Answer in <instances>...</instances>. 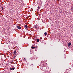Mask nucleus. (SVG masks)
Listing matches in <instances>:
<instances>
[{"instance_id":"1","label":"nucleus","mask_w":73,"mask_h":73,"mask_svg":"<svg viewBox=\"0 0 73 73\" xmlns=\"http://www.w3.org/2000/svg\"><path fill=\"white\" fill-rule=\"evenodd\" d=\"M41 64L43 67H46V66H47V64L45 63L44 62V61H41Z\"/></svg>"},{"instance_id":"2","label":"nucleus","mask_w":73,"mask_h":73,"mask_svg":"<svg viewBox=\"0 0 73 73\" xmlns=\"http://www.w3.org/2000/svg\"><path fill=\"white\" fill-rule=\"evenodd\" d=\"M15 68L14 67L13 68H10V70H15Z\"/></svg>"},{"instance_id":"3","label":"nucleus","mask_w":73,"mask_h":73,"mask_svg":"<svg viewBox=\"0 0 73 73\" xmlns=\"http://www.w3.org/2000/svg\"><path fill=\"white\" fill-rule=\"evenodd\" d=\"M72 45V44L71 43H69L68 44V47H69V46H70V45Z\"/></svg>"},{"instance_id":"4","label":"nucleus","mask_w":73,"mask_h":73,"mask_svg":"<svg viewBox=\"0 0 73 73\" xmlns=\"http://www.w3.org/2000/svg\"><path fill=\"white\" fill-rule=\"evenodd\" d=\"M17 27L18 29H21V27L19 26H17Z\"/></svg>"},{"instance_id":"5","label":"nucleus","mask_w":73,"mask_h":73,"mask_svg":"<svg viewBox=\"0 0 73 73\" xmlns=\"http://www.w3.org/2000/svg\"><path fill=\"white\" fill-rule=\"evenodd\" d=\"M24 27L25 29H27L28 28V26L27 25H25Z\"/></svg>"},{"instance_id":"6","label":"nucleus","mask_w":73,"mask_h":73,"mask_svg":"<svg viewBox=\"0 0 73 73\" xmlns=\"http://www.w3.org/2000/svg\"><path fill=\"white\" fill-rule=\"evenodd\" d=\"M44 35H45V36H46V35H47V33L46 32H45L44 34Z\"/></svg>"},{"instance_id":"7","label":"nucleus","mask_w":73,"mask_h":73,"mask_svg":"<svg viewBox=\"0 0 73 73\" xmlns=\"http://www.w3.org/2000/svg\"><path fill=\"white\" fill-rule=\"evenodd\" d=\"M31 48H32L33 49H34L35 48V47H33V46H32Z\"/></svg>"},{"instance_id":"8","label":"nucleus","mask_w":73,"mask_h":73,"mask_svg":"<svg viewBox=\"0 0 73 73\" xmlns=\"http://www.w3.org/2000/svg\"><path fill=\"white\" fill-rule=\"evenodd\" d=\"M36 40H37V42H39V39H37Z\"/></svg>"},{"instance_id":"9","label":"nucleus","mask_w":73,"mask_h":73,"mask_svg":"<svg viewBox=\"0 0 73 73\" xmlns=\"http://www.w3.org/2000/svg\"><path fill=\"white\" fill-rule=\"evenodd\" d=\"M16 51L15 50L14 51V54H16Z\"/></svg>"},{"instance_id":"10","label":"nucleus","mask_w":73,"mask_h":73,"mask_svg":"<svg viewBox=\"0 0 73 73\" xmlns=\"http://www.w3.org/2000/svg\"><path fill=\"white\" fill-rule=\"evenodd\" d=\"M71 11H73V7H71Z\"/></svg>"},{"instance_id":"11","label":"nucleus","mask_w":73,"mask_h":73,"mask_svg":"<svg viewBox=\"0 0 73 73\" xmlns=\"http://www.w3.org/2000/svg\"><path fill=\"white\" fill-rule=\"evenodd\" d=\"M1 8H2V11H3V6H2V7H1Z\"/></svg>"},{"instance_id":"12","label":"nucleus","mask_w":73,"mask_h":73,"mask_svg":"<svg viewBox=\"0 0 73 73\" xmlns=\"http://www.w3.org/2000/svg\"><path fill=\"white\" fill-rule=\"evenodd\" d=\"M38 9H40V7H39V6H38Z\"/></svg>"},{"instance_id":"13","label":"nucleus","mask_w":73,"mask_h":73,"mask_svg":"<svg viewBox=\"0 0 73 73\" xmlns=\"http://www.w3.org/2000/svg\"><path fill=\"white\" fill-rule=\"evenodd\" d=\"M26 61V59H25V60H24V61Z\"/></svg>"},{"instance_id":"14","label":"nucleus","mask_w":73,"mask_h":73,"mask_svg":"<svg viewBox=\"0 0 73 73\" xmlns=\"http://www.w3.org/2000/svg\"><path fill=\"white\" fill-rule=\"evenodd\" d=\"M25 58H24V60H25Z\"/></svg>"},{"instance_id":"15","label":"nucleus","mask_w":73,"mask_h":73,"mask_svg":"<svg viewBox=\"0 0 73 73\" xmlns=\"http://www.w3.org/2000/svg\"><path fill=\"white\" fill-rule=\"evenodd\" d=\"M58 1H59L60 0H57Z\"/></svg>"},{"instance_id":"16","label":"nucleus","mask_w":73,"mask_h":73,"mask_svg":"<svg viewBox=\"0 0 73 73\" xmlns=\"http://www.w3.org/2000/svg\"><path fill=\"white\" fill-rule=\"evenodd\" d=\"M15 57H16V56H15Z\"/></svg>"},{"instance_id":"17","label":"nucleus","mask_w":73,"mask_h":73,"mask_svg":"<svg viewBox=\"0 0 73 73\" xmlns=\"http://www.w3.org/2000/svg\"><path fill=\"white\" fill-rule=\"evenodd\" d=\"M23 60H24V59H23Z\"/></svg>"},{"instance_id":"18","label":"nucleus","mask_w":73,"mask_h":73,"mask_svg":"<svg viewBox=\"0 0 73 73\" xmlns=\"http://www.w3.org/2000/svg\"><path fill=\"white\" fill-rule=\"evenodd\" d=\"M36 48H37V47H36Z\"/></svg>"},{"instance_id":"19","label":"nucleus","mask_w":73,"mask_h":73,"mask_svg":"<svg viewBox=\"0 0 73 73\" xmlns=\"http://www.w3.org/2000/svg\"><path fill=\"white\" fill-rule=\"evenodd\" d=\"M36 48H37V47H36Z\"/></svg>"}]
</instances>
